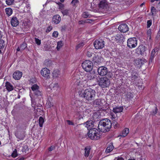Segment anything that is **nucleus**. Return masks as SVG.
I'll list each match as a JSON object with an SVG mask.
<instances>
[{
  "label": "nucleus",
  "instance_id": "nucleus-1",
  "mask_svg": "<svg viewBox=\"0 0 160 160\" xmlns=\"http://www.w3.org/2000/svg\"><path fill=\"white\" fill-rule=\"evenodd\" d=\"M79 95L88 101H91L93 99L96 95L95 91L91 88H88L83 90H79L78 91Z\"/></svg>",
  "mask_w": 160,
  "mask_h": 160
},
{
  "label": "nucleus",
  "instance_id": "nucleus-2",
  "mask_svg": "<svg viewBox=\"0 0 160 160\" xmlns=\"http://www.w3.org/2000/svg\"><path fill=\"white\" fill-rule=\"evenodd\" d=\"M111 126V121L108 119L106 118L99 121L98 128L101 132H105L109 131Z\"/></svg>",
  "mask_w": 160,
  "mask_h": 160
},
{
  "label": "nucleus",
  "instance_id": "nucleus-3",
  "mask_svg": "<svg viewBox=\"0 0 160 160\" xmlns=\"http://www.w3.org/2000/svg\"><path fill=\"white\" fill-rule=\"evenodd\" d=\"M88 136L92 140H98L101 137V133L97 129L93 128L89 130L88 132Z\"/></svg>",
  "mask_w": 160,
  "mask_h": 160
},
{
  "label": "nucleus",
  "instance_id": "nucleus-4",
  "mask_svg": "<svg viewBox=\"0 0 160 160\" xmlns=\"http://www.w3.org/2000/svg\"><path fill=\"white\" fill-rule=\"evenodd\" d=\"M98 82L99 86L102 88H106L108 87L110 83L109 79L105 77L100 78L98 81Z\"/></svg>",
  "mask_w": 160,
  "mask_h": 160
},
{
  "label": "nucleus",
  "instance_id": "nucleus-5",
  "mask_svg": "<svg viewBox=\"0 0 160 160\" xmlns=\"http://www.w3.org/2000/svg\"><path fill=\"white\" fill-rule=\"evenodd\" d=\"M82 68L87 72L91 71L93 68V63L89 60H85L82 62Z\"/></svg>",
  "mask_w": 160,
  "mask_h": 160
},
{
  "label": "nucleus",
  "instance_id": "nucleus-6",
  "mask_svg": "<svg viewBox=\"0 0 160 160\" xmlns=\"http://www.w3.org/2000/svg\"><path fill=\"white\" fill-rule=\"evenodd\" d=\"M138 40L135 38H131L128 39L127 41V46L130 48L136 47L137 45Z\"/></svg>",
  "mask_w": 160,
  "mask_h": 160
},
{
  "label": "nucleus",
  "instance_id": "nucleus-7",
  "mask_svg": "<svg viewBox=\"0 0 160 160\" xmlns=\"http://www.w3.org/2000/svg\"><path fill=\"white\" fill-rule=\"evenodd\" d=\"M93 45L96 49H101L104 47L105 45V42L102 39L96 40L94 41Z\"/></svg>",
  "mask_w": 160,
  "mask_h": 160
},
{
  "label": "nucleus",
  "instance_id": "nucleus-8",
  "mask_svg": "<svg viewBox=\"0 0 160 160\" xmlns=\"http://www.w3.org/2000/svg\"><path fill=\"white\" fill-rule=\"evenodd\" d=\"M31 88L33 92V93L38 96H41L42 92L39 89V87L37 84H34L32 86Z\"/></svg>",
  "mask_w": 160,
  "mask_h": 160
},
{
  "label": "nucleus",
  "instance_id": "nucleus-9",
  "mask_svg": "<svg viewBox=\"0 0 160 160\" xmlns=\"http://www.w3.org/2000/svg\"><path fill=\"white\" fill-rule=\"evenodd\" d=\"M108 68L105 67H99L98 69V72L99 75L101 76H105L108 73Z\"/></svg>",
  "mask_w": 160,
  "mask_h": 160
},
{
  "label": "nucleus",
  "instance_id": "nucleus-10",
  "mask_svg": "<svg viewBox=\"0 0 160 160\" xmlns=\"http://www.w3.org/2000/svg\"><path fill=\"white\" fill-rule=\"evenodd\" d=\"M146 51V47L142 45L139 46L136 49V53L139 55H143Z\"/></svg>",
  "mask_w": 160,
  "mask_h": 160
},
{
  "label": "nucleus",
  "instance_id": "nucleus-11",
  "mask_svg": "<svg viewBox=\"0 0 160 160\" xmlns=\"http://www.w3.org/2000/svg\"><path fill=\"white\" fill-rule=\"evenodd\" d=\"M98 5L99 8L105 10H107L109 8L108 5L106 0H101Z\"/></svg>",
  "mask_w": 160,
  "mask_h": 160
},
{
  "label": "nucleus",
  "instance_id": "nucleus-12",
  "mask_svg": "<svg viewBox=\"0 0 160 160\" xmlns=\"http://www.w3.org/2000/svg\"><path fill=\"white\" fill-rule=\"evenodd\" d=\"M114 40L117 42L120 43L122 42H124V40L125 38L124 35L122 34H118L114 36Z\"/></svg>",
  "mask_w": 160,
  "mask_h": 160
},
{
  "label": "nucleus",
  "instance_id": "nucleus-13",
  "mask_svg": "<svg viewBox=\"0 0 160 160\" xmlns=\"http://www.w3.org/2000/svg\"><path fill=\"white\" fill-rule=\"evenodd\" d=\"M71 104L73 106V108H78V109L76 110L78 112H79V110L82 108L80 107L81 104V102L80 101L75 100L72 101L71 102Z\"/></svg>",
  "mask_w": 160,
  "mask_h": 160
},
{
  "label": "nucleus",
  "instance_id": "nucleus-14",
  "mask_svg": "<svg viewBox=\"0 0 160 160\" xmlns=\"http://www.w3.org/2000/svg\"><path fill=\"white\" fill-rule=\"evenodd\" d=\"M118 29L120 32L124 33L128 31L129 28L126 24H122L119 26Z\"/></svg>",
  "mask_w": 160,
  "mask_h": 160
},
{
  "label": "nucleus",
  "instance_id": "nucleus-15",
  "mask_svg": "<svg viewBox=\"0 0 160 160\" xmlns=\"http://www.w3.org/2000/svg\"><path fill=\"white\" fill-rule=\"evenodd\" d=\"M50 71L49 70L46 68H42L41 71V75L44 77L48 78L49 76Z\"/></svg>",
  "mask_w": 160,
  "mask_h": 160
},
{
  "label": "nucleus",
  "instance_id": "nucleus-16",
  "mask_svg": "<svg viewBox=\"0 0 160 160\" xmlns=\"http://www.w3.org/2000/svg\"><path fill=\"white\" fill-rule=\"evenodd\" d=\"M11 25L14 27H16L19 23V22L18 18L15 16L12 17L11 20Z\"/></svg>",
  "mask_w": 160,
  "mask_h": 160
},
{
  "label": "nucleus",
  "instance_id": "nucleus-17",
  "mask_svg": "<svg viewBox=\"0 0 160 160\" xmlns=\"http://www.w3.org/2000/svg\"><path fill=\"white\" fill-rule=\"evenodd\" d=\"M61 20V18L59 15H54L52 17V21L55 24H58Z\"/></svg>",
  "mask_w": 160,
  "mask_h": 160
},
{
  "label": "nucleus",
  "instance_id": "nucleus-18",
  "mask_svg": "<svg viewBox=\"0 0 160 160\" xmlns=\"http://www.w3.org/2000/svg\"><path fill=\"white\" fill-rule=\"evenodd\" d=\"M22 75V73L19 71H17L14 72L13 74V78L15 80L19 79Z\"/></svg>",
  "mask_w": 160,
  "mask_h": 160
},
{
  "label": "nucleus",
  "instance_id": "nucleus-19",
  "mask_svg": "<svg viewBox=\"0 0 160 160\" xmlns=\"http://www.w3.org/2000/svg\"><path fill=\"white\" fill-rule=\"evenodd\" d=\"M6 89L8 92H10L14 89V88L12 85L9 82H7L5 83Z\"/></svg>",
  "mask_w": 160,
  "mask_h": 160
},
{
  "label": "nucleus",
  "instance_id": "nucleus-20",
  "mask_svg": "<svg viewBox=\"0 0 160 160\" xmlns=\"http://www.w3.org/2000/svg\"><path fill=\"white\" fill-rule=\"evenodd\" d=\"M84 125L87 128L88 130H91L92 129V128L93 126V125L92 124V121H88L86 123H84Z\"/></svg>",
  "mask_w": 160,
  "mask_h": 160
},
{
  "label": "nucleus",
  "instance_id": "nucleus-21",
  "mask_svg": "<svg viewBox=\"0 0 160 160\" xmlns=\"http://www.w3.org/2000/svg\"><path fill=\"white\" fill-rule=\"evenodd\" d=\"M129 130L128 128H125L122 131V133L120 135V136L122 137H126L129 133Z\"/></svg>",
  "mask_w": 160,
  "mask_h": 160
},
{
  "label": "nucleus",
  "instance_id": "nucleus-22",
  "mask_svg": "<svg viewBox=\"0 0 160 160\" xmlns=\"http://www.w3.org/2000/svg\"><path fill=\"white\" fill-rule=\"evenodd\" d=\"M101 100L99 99H96L93 102V105L95 107L101 106L102 105Z\"/></svg>",
  "mask_w": 160,
  "mask_h": 160
},
{
  "label": "nucleus",
  "instance_id": "nucleus-23",
  "mask_svg": "<svg viewBox=\"0 0 160 160\" xmlns=\"http://www.w3.org/2000/svg\"><path fill=\"white\" fill-rule=\"evenodd\" d=\"M135 64L138 67H141L143 64V60L140 58H137L135 60Z\"/></svg>",
  "mask_w": 160,
  "mask_h": 160
},
{
  "label": "nucleus",
  "instance_id": "nucleus-24",
  "mask_svg": "<svg viewBox=\"0 0 160 160\" xmlns=\"http://www.w3.org/2000/svg\"><path fill=\"white\" fill-rule=\"evenodd\" d=\"M158 48H155L152 50L151 53L150 58V61L151 62L152 61L154 57L155 54L156 53V52H158Z\"/></svg>",
  "mask_w": 160,
  "mask_h": 160
},
{
  "label": "nucleus",
  "instance_id": "nucleus-25",
  "mask_svg": "<svg viewBox=\"0 0 160 160\" xmlns=\"http://www.w3.org/2000/svg\"><path fill=\"white\" fill-rule=\"evenodd\" d=\"M123 110L122 107H116L113 108L112 111L116 113L122 112Z\"/></svg>",
  "mask_w": 160,
  "mask_h": 160
},
{
  "label": "nucleus",
  "instance_id": "nucleus-26",
  "mask_svg": "<svg viewBox=\"0 0 160 160\" xmlns=\"http://www.w3.org/2000/svg\"><path fill=\"white\" fill-rule=\"evenodd\" d=\"M85 52L86 53L87 56L88 57H91L93 54V50L90 48H89L88 49L87 48L85 50Z\"/></svg>",
  "mask_w": 160,
  "mask_h": 160
},
{
  "label": "nucleus",
  "instance_id": "nucleus-27",
  "mask_svg": "<svg viewBox=\"0 0 160 160\" xmlns=\"http://www.w3.org/2000/svg\"><path fill=\"white\" fill-rule=\"evenodd\" d=\"M96 77L94 72H92L89 73L87 74V79L88 80H91L95 78Z\"/></svg>",
  "mask_w": 160,
  "mask_h": 160
},
{
  "label": "nucleus",
  "instance_id": "nucleus-28",
  "mask_svg": "<svg viewBox=\"0 0 160 160\" xmlns=\"http://www.w3.org/2000/svg\"><path fill=\"white\" fill-rule=\"evenodd\" d=\"M6 14L8 16L11 15L12 13V9L10 8H6L5 9Z\"/></svg>",
  "mask_w": 160,
  "mask_h": 160
},
{
  "label": "nucleus",
  "instance_id": "nucleus-29",
  "mask_svg": "<svg viewBox=\"0 0 160 160\" xmlns=\"http://www.w3.org/2000/svg\"><path fill=\"white\" fill-rule=\"evenodd\" d=\"M114 148V147L113 146L112 144L110 143L108 146L105 152L106 153H109L112 151Z\"/></svg>",
  "mask_w": 160,
  "mask_h": 160
},
{
  "label": "nucleus",
  "instance_id": "nucleus-30",
  "mask_svg": "<svg viewBox=\"0 0 160 160\" xmlns=\"http://www.w3.org/2000/svg\"><path fill=\"white\" fill-rule=\"evenodd\" d=\"M91 148L88 147H87L85 148V154L84 155L86 157H87L88 156Z\"/></svg>",
  "mask_w": 160,
  "mask_h": 160
},
{
  "label": "nucleus",
  "instance_id": "nucleus-31",
  "mask_svg": "<svg viewBox=\"0 0 160 160\" xmlns=\"http://www.w3.org/2000/svg\"><path fill=\"white\" fill-rule=\"evenodd\" d=\"M155 1L156 2V7L157 9L160 11V0H151L152 2H154Z\"/></svg>",
  "mask_w": 160,
  "mask_h": 160
},
{
  "label": "nucleus",
  "instance_id": "nucleus-32",
  "mask_svg": "<svg viewBox=\"0 0 160 160\" xmlns=\"http://www.w3.org/2000/svg\"><path fill=\"white\" fill-rule=\"evenodd\" d=\"M92 61L95 63H98L100 62L99 57L98 55H95L92 58Z\"/></svg>",
  "mask_w": 160,
  "mask_h": 160
},
{
  "label": "nucleus",
  "instance_id": "nucleus-33",
  "mask_svg": "<svg viewBox=\"0 0 160 160\" xmlns=\"http://www.w3.org/2000/svg\"><path fill=\"white\" fill-rule=\"evenodd\" d=\"M82 17L85 18H90L92 16L91 15L89 14L88 12H83L82 14Z\"/></svg>",
  "mask_w": 160,
  "mask_h": 160
},
{
  "label": "nucleus",
  "instance_id": "nucleus-34",
  "mask_svg": "<svg viewBox=\"0 0 160 160\" xmlns=\"http://www.w3.org/2000/svg\"><path fill=\"white\" fill-rule=\"evenodd\" d=\"M60 74V72L58 70H54L52 72L53 76L55 78L58 77Z\"/></svg>",
  "mask_w": 160,
  "mask_h": 160
},
{
  "label": "nucleus",
  "instance_id": "nucleus-35",
  "mask_svg": "<svg viewBox=\"0 0 160 160\" xmlns=\"http://www.w3.org/2000/svg\"><path fill=\"white\" fill-rule=\"evenodd\" d=\"M39 126L41 127H42L43 123L44 122V119L42 117H40L38 120Z\"/></svg>",
  "mask_w": 160,
  "mask_h": 160
},
{
  "label": "nucleus",
  "instance_id": "nucleus-36",
  "mask_svg": "<svg viewBox=\"0 0 160 160\" xmlns=\"http://www.w3.org/2000/svg\"><path fill=\"white\" fill-rule=\"evenodd\" d=\"M70 11L69 9H66L62 10L61 12L63 16L68 15L69 14Z\"/></svg>",
  "mask_w": 160,
  "mask_h": 160
},
{
  "label": "nucleus",
  "instance_id": "nucleus-37",
  "mask_svg": "<svg viewBox=\"0 0 160 160\" xmlns=\"http://www.w3.org/2000/svg\"><path fill=\"white\" fill-rule=\"evenodd\" d=\"M63 44L62 41H60L58 42L57 49L58 51L59 50L60 48L63 46Z\"/></svg>",
  "mask_w": 160,
  "mask_h": 160
},
{
  "label": "nucleus",
  "instance_id": "nucleus-38",
  "mask_svg": "<svg viewBox=\"0 0 160 160\" xmlns=\"http://www.w3.org/2000/svg\"><path fill=\"white\" fill-rule=\"evenodd\" d=\"M27 47V44L25 42H23L21 44L20 47L21 48V51L23 50Z\"/></svg>",
  "mask_w": 160,
  "mask_h": 160
},
{
  "label": "nucleus",
  "instance_id": "nucleus-39",
  "mask_svg": "<svg viewBox=\"0 0 160 160\" xmlns=\"http://www.w3.org/2000/svg\"><path fill=\"white\" fill-rule=\"evenodd\" d=\"M84 42H80L76 46V48L77 49H78L79 48H81L84 46Z\"/></svg>",
  "mask_w": 160,
  "mask_h": 160
},
{
  "label": "nucleus",
  "instance_id": "nucleus-40",
  "mask_svg": "<svg viewBox=\"0 0 160 160\" xmlns=\"http://www.w3.org/2000/svg\"><path fill=\"white\" fill-rule=\"evenodd\" d=\"M151 29H149L147 32V35L148 37V38L149 40H150L151 39Z\"/></svg>",
  "mask_w": 160,
  "mask_h": 160
},
{
  "label": "nucleus",
  "instance_id": "nucleus-41",
  "mask_svg": "<svg viewBox=\"0 0 160 160\" xmlns=\"http://www.w3.org/2000/svg\"><path fill=\"white\" fill-rule=\"evenodd\" d=\"M5 45L4 41L2 39L0 40V49L4 48Z\"/></svg>",
  "mask_w": 160,
  "mask_h": 160
},
{
  "label": "nucleus",
  "instance_id": "nucleus-42",
  "mask_svg": "<svg viewBox=\"0 0 160 160\" xmlns=\"http://www.w3.org/2000/svg\"><path fill=\"white\" fill-rule=\"evenodd\" d=\"M14 0H6V4L8 5H12L14 2Z\"/></svg>",
  "mask_w": 160,
  "mask_h": 160
},
{
  "label": "nucleus",
  "instance_id": "nucleus-43",
  "mask_svg": "<svg viewBox=\"0 0 160 160\" xmlns=\"http://www.w3.org/2000/svg\"><path fill=\"white\" fill-rule=\"evenodd\" d=\"M56 3L58 5L59 9L62 10L64 8V5L60 2H56Z\"/></svg>",
  "mask_w": 160,
  "mask_h": 160
},
{
  "label": "nucleus",
  "instance_id": "nucleus-44",
  "mask_svg": "<svg viewBox=\"0 0 160 160\" xmlns=\"http://www.w3.org/2000/svg\"><path fill=\"white\" fill-rule=\"evenodd\" d=\"M17 138L20 140H23L25 137V136L23 134H18L17 136Z\"/></svg>",
  "mask_w": 160,
  "mask_h": 160
},
{
  "label": "nucleus",
  "instance_id": "nucleus-45",
  "mask_svg": "<svg viewBox=\"0 0 160 160\" xmlns=\"http://www.w3.org/2000/svg\"><path fill=\"white\" fill-rule=\"evenodd\" d=\"M126 97L129 99H131L133 97L132 94L130 92L127 93L126 94Z\"/></svg>",
  "mask_w": 160,
  "mask_h": 160
},
{
  "label": "nucleus",
  "instance_id": "nucleus-46",
  "mask_svg": "<svg viewBox=\"0 0 160 160\" xmlns=\"http://www.w3.org/2000/svg\"><path fill=\"white\" fill-rule=\"evenodd\" d=\"M18 156L17 151L16 149H15L12 154V156L13 158L16 157Z\"/></svg>",
  "mask_w": 160,
  "mask_h": 160
},
{
  "label": "nucleus",
  "instance_id": "nucleus-47",
  "mask_svg": "<svg viewBox=\"0 0 160 160\" xmlns=\"http://www.w3.org/2000/svg\"><path fill=\"white\" fill-rule=\"evenodd\" d=\"M156 9L154 7H152L151 12L152 15H155L156 14Z\"/></svg>",
  "mask_w": 160,
  "mask_h": 160
},
{
  "label": "nucleus",
  "instance_id": "nucleus-48",
  "mask_svg": "<svg viewBox=\"0 0 160 160\" xmlns=\"http://www.w3.org/2000/svg\"><path fill=\"white\" fill-rule=\"evenodd\" d=\"M138 78L137 76L136 75H132L131 76V78L132 80L133 81H134Z\"/></svg>",
  "mask_w": 160,
  "mask_h": 160
},
{
  "label": "nucleus",
  "instance_id": "nucleus-49",
  "mask_svg": "<svg viewBox=\"0 0 160 160\" xmlns=\"http://www.w3.org/2000/svg\"><path fill=\"white\" fill-rule=\"evenodd\" d=\"M35 39L36 44L38 45H40L41 44V40L36 38H35Z\"/></svg>",
  "mask_w": 160,
  "mask_h": 160
},
{
  "label": "nucleus",
  "instance_id": "nucleus-50",
  "mask_svg": "<svg viewBox=\"0 0 160 160\" xmlns=\"http://www.w3.org/2000/svg\"><path fill=\"white\" fill-rule=\"evenodd\" d=\"M152 23V21L151 20H148L147 21V27L148 28L150 27Z\"/></svg>",
  "mask_w": 160,
  "mask_h": 160
},
{
  "label": "nucleus",
  "instance_id": "nucleus-51",
  "mask_svg": "<svg viewBox=\"0 0 160 160\" xmlns=\"http://www.w3.org/2000/svg\"><path fill=\"white\" fill-rule=\"evenodd\" d=\"M58 35V33L57 31H54L52 33V36L55 38L57 37Z\"/></svg>",
  "mask_w": 160,
  "mask_h": 160
},
{
  "label": "nucleus",
  "instance_id": "nucleus-52",
  "mask_svg": "<svg viewBox=\"0 0 160 160\" xmlns=\"http://www.w3.org/2000/svg\"><path fill=\"white\" fill-rule=\"evenodd\" d=\"M52 28V26H49L48 28L46 30V32H50Z\"/></svg>",
  "mask_w": 160,
  "mask_h": 160
},
{
  "label": "nucleus",
  "instance_id": "nucleus-53",
  "mask_svg": "<svg viewBox=\"0 0 160 160\" xmlns=\"http://www.w3.org/2000/svg\"><path fill=\"white\" fill-rule=\"evenodd\" d=\"M157 109L156 108L155 110L154 111H153L152 112H151V114L152 115H155L157 112Z\"/></svg>",
  "mask_w": 160,
  "mask_h": 160
},
{
  "label": "nucleus",
  "instance_id": "nucleus-54",
  "mask_svg": "<svg viewBox=\"0 0 160 160\" xmlns=\"http://www.w3.org/2000/svg\"><path fill=\"white\" fill-rule=\"evenodd\" d=\"M67 122H68V123L69 125H74L73 123L70 120H67Z\"/></svg>",
  "mask_w": 160,
  "mask_h": 160
},
{
  "label": "nucleus",
  "instance_id": "nucleus-55",
  "mask_svg": "<svg viewBox=\"0 0 160 160\" xmlns=\"http://www.w3.org/2000/svg\"><path fill=\"white\" fill-rule=\"evenodd\" d=\"M66 26L65 25L62 26L61 28V30L62 31H64L66 29Z\"/></svg>",
  "mask_w": 160,
  "mask_h": 160
},
{
  "label": "nucleus",
  "instance_id": "nucleus-56",
  "mask_svg": "<svg viewBox=\"0 0 160 160\" xmlns=\"http://www.w3.org/2000/svg\"><path fill=\"white\" fill-rule=\"evenodd\" d=\"M54 148H55L54 146H52L50 148H49L48 150L49 151H51L54 150Z\"/></svg>",
  "mask_w": 160,
  "mask_h": 160
},
{
  "label": "nucleus",
  "instance_id": "nucleus-57",
  "mask_svg": "<svg viewBox=\"0 0 160 160\" xmlns=\"http://www.w3.org/2000/svg\"><path fill=\"white\" fill-rule=\"evenodd\" d=\"M156 38L157 39H159L160 38V32H159L158 31V35L156 37Z\"/></svg>",
  "mask_w": 160,
  "mask_h": 160
},
{
  "label": "nucleus",
  "instance_id": "nucleus-58",
  "mask_svg": "<svg viewBox=\"0 0 160 160\" xmlns=\"http://www.w3.org/2000/svg\"><path fill=\"white\" fill-rule=\"evenodd\" d=\"M59 87V85L58 83H55L54 86H53V88H58Z\"/></svg>",
  "mask_w": 160,
  "mask_h": 160
},
{
  "label": "nucleus",
  "instance_id": "nucleus-59",
  "mask_svg": "<svg viewBox=\"0 0 160 160\" xmlns=\"http://www.w3.org/2000/svg\"><path fill=\"white\" fill-rule=\"evenodd\" d=\"M79 24H84L85 23H86V21L85 20H81L79 21Z\"/></svg>",
  "mask_w": 160,
  "mask_h": 160
},
{
  "label": "nucleus",
  "instance_id": "nucleus-60",
  "mask_svg": "<svg viewBox=\"0 0 160 160\" xmlns=\"http://www.w3.org/2000/svg\"><path fill=\"white\" fill-rule=\"evenodd\" d=\"M92 20L90 19H88L86 20H85V21H86V23H90L91 21H92Z\"/></svg>",
  "mask_w": 160,
  "mask_h": 160
},
{
  "label": "nucleus",
  "instance_id": "nucleus-61",
  "mask_svg": "<svg viewBox=\"0 0 160 160\" xmlns=\"http://www.w3.org/2000/svg\"><path fill=\"white\" fill-rule=\"evenodd\" d=\"M3 36V33L2 32L0 31V40L1 39H2V38Z\"/></svg>",
  "mask_w": 160,
  "mask_h": 160
},
{
  "label": "nucleus",
  "instance_id": "nucleus-62",
  "mask_svg": "<svg viewBox=\"0 0 160 160\" xmlns=\"http://www.w3.org/2000/svg\"><path fill=\"white\" fill-rule=\"evenodd\" d=\"M116 160H124V159L122 157H118L117 159Z\"/></svg>",
  "mask_w": 160,
  "mask_h": 160
},
{
  "label": "nucleus",
  "instance_id": "nucleus-63",
  "mask_svg": "<svg viewBox=\"0 0 160 160\" xmlns=\"http://www.w3.org/2000/svg\"><path fill=\"white\" fill-rule=\"evenodd\" d=\"M78 2V0H72V3H74V4H75L76 3Z\"/></svg>",
  "mask_w": 160,
  "mask_h": 160
},
{
  "label": "nucleus",
  "instance_id": "nucleus-64",
  "mask_svg": "<svg viewBox=\"0 0 160 160\" xmlns=\"http://www.w3.org/2000/svg\"><path fill=\"white\" fill-rule=\"evenodd\" d=\"M111 115L112 116V117L113 118H115V115L112 112H111Z\"/></svg>",
  "mask_w": 160,
  "mask_h": 160
}]
</instances>
